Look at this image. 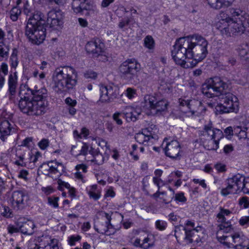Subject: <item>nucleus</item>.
Instances as JSON below:
<instances>
[{
  "mask_svg": "<svg viewBox=\"0 0 249 249\" xmlns=\"http://www.w3.org/2000/svg\"><path fill=\"white\" fill-rule=\"evenodd\" d=\"M7 230L8 233L10 234L18 233L20 231L19 227L18 228L11 224L8 225L7 227Z\"/></svg>",
  "mask_w": 249,
  "mask_h": 249,
  "instance_id": "obj_59",
  "label": "nucleus"
},
{
  "mask_svg": "<svg viewBox=\"0 0 249 249\" xmlns=\"http://www.w3.org/2000/svg\"><path fill=\"white\" fill-rule=\"evenodd\" d=\"M8 65L5 63H2L0 67V88L1 89L5 83L4 76L8 74Z\"/></svg>",
  "mask_w": 249,
  "mask_h": 249,
  "instance_id": "obj_35",
  "label": "nucleus"
},
{
  "mask_svg": "<svg viewBox=\"0 0 249 249\" xmlns=\"http://www.w3.org/2000/svg\"><path fill=\"white\" fill-rule=\"evenodd\" d=\"M182 176V173L180 171L177 170L172 172L168 177L167 182L169 183H172L178 178H181Z\"/></svg>",
  "mask_w": 249,
  "mask_h": 249,
  "instance_id": "obj_36",
  "label": "nucleus"
},
{
  "mask_svg": "<svg viewBox=\"0 0 249 249\" xmlns=\"http://www.w3.org/2000/svg\"><path fill=\"white\" fill-rule=\"evenodd\" d=\"M232 213V211L226 209L224 207L220 206L218 208V211L215 215L216 222L217 223V232H219V234L225 231L229 230L233 225L231 220H227L226 216H229Z\"/></svg>",
  "mask_w": 249,
  "mask_h": 249,
  "instance_id": "obj_17",
  "label": "nucleus"
},
{
  "mask_svg": "<svg viewBox=\"0 0 249 249\" xmlns=\"http://www.w3.org/2000/svg\"><path fill=\"white\" fill-rule=\"evenodd\" d=\"M81 236L79 235H72L68 237V243L70 246L76 245V242H79L81 240Z\"/></svg>",
  "mask_w": 249,
  "mask_h": 249,
  "instance_id": "obj_42",
  "label": "nucleus"
},
{
  "mask_svg": "<svg viewBox=\"0 0 249 249\" xmlns=\"http://www.w3.org/2000/svg\"><path fill=\"white\" fill-rule=\"evenodd\" d=\"M154 245V242L149 237L145 238L141 245V248L143 249H148L153 247Z\"/></svg>",
  "mask_w": 249,
  "mask_h": 249,
  "instance_id": "obj_43",
  "label": "nucleus"
},
{
  "mask_svg": "<svg viewBox=\"0 0 249 249\" xmlns=\"http://www.w3.org/2000/svg\"><path fill=\"white\" fill-rule=\"evenodd\" d=\"M49 141L47 139H43L38 143V146L40 149L45 150L49 145Z\"/></svg>",
  "mask_w": 249,
  "mask_h": 249,
  "instance_id": "obj_53",
  "label": "nucleus"
},
{
  "mask_svg": "<svg viewBox=\"0 0 249 249\" xmlns=\"http://www.w3.org/2000/svg\"><path fill=\"white\" fill-rule=\"evenodd\" d=\"M0 214L6 218H10L12 217V211L10 208L5 205H1L0 206Z\"/></svg>",
  "mask_w": 249,
  "mask_h": 249,
  "instance_id": "obj_37",
  "label": "nucleus"
},
{
  "mask_svg": "<svg viewBox=\"0 0 249 249\" xmlns=\"http://www.w3.org/2000/svg\"><path fill=\"white\" fill-rule=\"evenodd\" d=\"M63 13L59 9H53L48 13L47 24L53 30H59L63 24Z\"/></svg>",
  "mask_w": 249,
  "mask_h": 249,
  "instance_id": "obj_20",
  "label": "nucleus"
},
{
  "mask_svg": "<svg viewBox=\"0 0 249 249\" xmlns=\"http://www.w3.org/2000/svg\"><path fill=\"white\" fill-rule=\"evenodd\" d=\"M220 103L215 107L216 114L237 113L239 111V102L237 97L231 93H225L218 98Z\"/></svg>",
  "mask_w": 249,
  "mask_h": 249,
  "instance_id": "obj_8",
  "label": "nucleus"
},
{
  "mask_svg": "<svg viewBox=\"0 0 249 249\" xmlns=\"http://www.w3.org/2000/svg\"><path fill=\"white\" fill-rule=\"evenodd\" d=\"M239 205L240 207L244 209L249 208V198L247 196H243L239 199Z\"/></svg>",
  "mask_w": 249,
  "mask_h": 249,
  "instance_id": "obj_48",
  "label": "nucleus"
},
{
  "mask_svg": "<svg viewBox=\"0 0 249 249\" xmlns=\"http://www.w3.org/2000/svg\"><path fill=\"white\" fill-rule=\"evenodd\" d=\"M35 225L32 221H27L19 226L20 231L24 234L32 235L34 232Z\"/></svg>",
  "mask_w": 249,
  "mask_h": 249,
  "instance_id": "obj_32",
  "label": "nucleus"
},
{
  "mask_svg": "<svg viewBox=\"0 0 249 249\" xmlns=\"http://www.w3.org/2000/svg\"><path fill=\"white\" fill-rule=\"evenodd\" d=\"M58 183V189L59 190H62L64 188L68 189L70 187L71 185L68 182H66L62 180L59 179L57 181Z\"/></svg>",
  "mask_w": 249,
  "mask_h": 249,
  "instance_id": "obj_58",
  "label": "nucleus"
},
{
  "mask_svg": "<svg viewBox=\"0 0 249 249\" xmlns=\"http://www.w3.org/2000/svg\"><path fill=\"white\" fill-rule=\"evenodd\" d=\"M239 55L245 59L249 58V43H243L237 49Z\"/></svg>",
  "mask_w": 249,
  "mask_h": 249,
  "instance_id": "obj_34",
  "label": "nucleus"
},
{
  "mask_svg": "<svg viewBox=\"0 0 249 249\" xmlns=\"http://www.w3.org/2000/svg\"><path fill=\"white\" fill-rule=\"evenodd\" d=\"M187 61H185L184 65H182L181 66L184 68H193L195 67L196 64L201 60H196L195 58H187Z\"/></svg>",
  "mask_w": 249,
  "mask_h": 249,
  "instance_id": "obj_40",
  "label": "nucleus"
},
{
  "mask_svg": "<svg viewBox=\"0 0 249 249\" xmlns=\"http://www.w3.org/2000/svg\"><path fill=\"white\" fill-rule=\"evenodd\" d=\"M122 113L127 122H135L141 114V110L139 107L128 106L124 107Z\"/></svg>",
  "mask_w": 249,
  "mask_h": 249,
  "instance_id": "obj_26",
  "label": "nucleus"
},
{
  "mask_svg": "<svg viewBox=\"0 0 249 249\" xmlns=\"http://www.w3.org/2000/svg\"><path fill=\"white\" fill-rule=\"evenodd\" d=\"M40 168L44 175L55 179L65 172L63 164L56 160L43 163L40 165Z\"/></svg>",
  "mask_w": 249,
  "mask_h": 249,
  "instance_id": "obj_16",
  "label": "nucleus"
},
{
  "mask_svg": "<svg viewBox=\"0 0 249 249\" xmlns=\"http://www.w3.org/2000/svg\"><path fill=\"white\" fill-rule=\"evenodd\" d=\"M227 22L225 25H222L221 22L216 23L217 28L222 35L226 37L242 34L245 32L246 27L249 25V21L246 23L239 20Z\"/></svg>",
  "mask_w": 249,
  "mask_h": 249,
  "instance_id": "obj_10",
  "label": "nucleus"
},
{
  "mask_svg": "<svg viewBox=\"0 0 249 249\" xmlns=\"http://www.w3.org/2000/svg\"><path fill=\"white\" fill-rule=\"evenodd\" d=\"M26 198V196L23 192L14 191L11 197L12 205L14 208L17 210L23 209L25 206Z\"/></svg>",
  "mask_w": 249,
  "mask_h": 249,
  "instance_id": "obj_25",
  "label": "nucleus"
},
{
  "mask_svg": "<svg viewBox=\"0 0 249 249\" xmlns=\"http://www.w3.org/2000/svg\"><path fill=\"white\" fill-rule=\"evenodd\" d=\"M41 158V155L39 152L36 153L35 155H31L29 158L30 163H33L30 166L33 168L35 166V164L38 160V159Z\"/></svg>",
  "mask_w": 249,
  "mask_h": 249,
  "instance_id": "obj_45",
  "label": "nucleus"
},
{
  "mask_svg": "<svg viewBox=\"0 0 249 249\" xmlns=\"http://www.w3.org/2000/svg\"><path fill=\"white\" fill-rule=\"evenodd\" d=\"M71 4L73 12L76 14L88 10L90 7L88 0H73Z\"/></svg>",
  "mask_w": 249,
  "mask_h": 249,
  "instance_id": "obj_29",
  "label": "nucleus"
},
{
  "mask_svg": "<svg viewBox=\"0 0 249 249\" xmlns=\"http://www.w3.org/2000/svg\"><path fill=\"white\" fill-rule=\"evenodd\" d=\"M21 10L18 7H13L10 11V18L13 21L18 20L21 14Z\"/></svg>",
  "mask_w": 249,
  "mask_h": 249,
  "instance_id": "obj_41",
  "label": "nucleus"
},
{
  "mask_svg": "<svg viewBox=\"0 0 249 249\" xmlns=\"http://www.w3.org/2000/svg\"><path fill=\"white\" fill-rule=\"evenodd\" d=\"M181 109V111L188 117L199 116L205 111L204 107L200 101L196 100H190L187 110Z\"/></svg>",
  "mask_w": 249,
  "mask_h": 249,
  "instance_id": "obj_22",
  "label": "nucleus"
},
{
  "mask_svg": "<svg viewBox=\"0 0 249 249\" xmlns=\"http://www.w3.org/2000/svg\"><path fill=\"white\" fill-rule=\"evenodd\" d=\"M169 103L165 99L158 98L155 96L146 95L142 102V107L147 114L156 115L167 110Z\"/></svg>",
  "mask_w": 249,
  "mask_h": 249,
  "instance_id": "obj_7",
  "label": "nucleus"
},
{
  "mask_svg": "<svg viewBox=\"0 0 249 249\" xmlns=\"http://www.w3.org/2000/svg\"><path fill=\"white\" fill-rule=\"evenodd\" d=\"M141 69V64L134 58L127 59L119 67L121 77L132 84H137L140 80L138 74Z\"/></svg>",
  "mask_w": 249,
  "mask_h": 249,
  "instance_id": "obj_5",
  "label": "nucleus"
},
{
  "mask_svg": "<svg viewBox=\"0 0 249 249\" xmlns=\"http://www.w3.org/2000/svg\"><path fill=\"white\" fill-rule=\"evenodd\" d=\"M105 219L99 221L94 224L95 230L99 233L107 236L113 235L116 230L110 224L111 216L107 213H104Z\"/></svg>",
  "mask_w": 249,
  "mask_h": 249,
  "instance_id": "obj_19",
  "label": "nucleus"
},
{
  "mask_svg": "<svg viewBox=\"0 0 249 249\" xmlns=\"http://www.w3.org/2000/svg\"><path fill=\"white\" fill-rule=\"evenodd\" d=\"M8 89L7 94L10 100H13L16 95L18 87V76L17 72L10 74L8 80Z\"/></svg>",
  "mask_w": 249,
  "mask_h": 249,
  "instance_id": "obj_27",
  "label": "nucleus"
},
{
  "mask_svg": "<svg viewBox=\"0 0 249 249\" xmlns=\"http://www.w3.org/2000/svg\"><path fill=\"white\" fill-rule=\"evenodd\" d=\"M152 126L143 129L142 132L136 134L135 138L138 142L144 145L153 144V140H156L157 139V136L156 134L157 128L155 126L153 128Z\"/></svg>",
  "mask_w": 249,
  "mask_h": 249,
  "instance_id": "obj_18",
  "label": "nucleus"
},
{
  "mask_svg": "<svg viewBox=\"0 0 249 249\" xmlns=\"http://www.w3.org/2000/svg\"><path fill=\"white\" fill-rule=\"evenodd\" d=\"M229 14L221 11L218 15L219 20L218 22H221L222 24L225 25L228 23L227 22L232 21L239 20L243 21L244 23L249 21V15L240 9L230 8Z\"/></svg>",
  "mask_w": 249,
  "mask_h": 249,
  "instance_id": "obj_13",
  "label": "nucleus"
},
{
  "mask_svg": "<svg viewBox=\"0 0 249 249\" xmlns=\"http://www.w3.org/2000/svg\"><path fill=\"white\" fill-rule=\"evenodd\" d=\"M228 88L227 84L220 77H214L210 78L202 85V92L209 98L214 96L220 97L227 93L225 90Z\"/></svg>",
  "mask_w": 249,
  "mask_h": 249,
  "instance_id": "obj_6",
  "label": "nucleus"
},
{
  "mask_svg": "<svg viewBox=\"0 0 249 249\" xmlns=\"http://www.w3.org/2000/svg\"><path fill=\"white\" fill-rule=\"evenodd\" d=\"M23 12L27 16H31L32 15V11L31 7L27 0H23Z\"/></svg>",
  "mask_w": 249,
  "mask_h": 249,
  "instance_id": "obj_47",
  "label": "nucleus"
},
{
  "mask_svg": "<svg viewBox=\"0 0 249 249\" xmlns=\"http://www.w3.org/2000/svg\"><path fill=\"white\" fill-rule=\"evenodd\" d=\"M189 43L188 36L181 37L176 40L171 51V54L177 64L184 65L185 60L189 58Z\"/></svg>",
  "mask_w": 249,
  "mask_h": 249,
  "instance_id": "obj_9",
  "label": "nucleus"
},
{
  "mask_svg": "<svg viewBox=\"0 0 249 249\" xmlns=\"http://www.w3.org/2000/svg\"><path fill=\"white\" fill-rule=\"evenodd\" d=\"M155 226L157 229L160 231H164L167 226V223L165 221L158 220L155 222Z\"/></svg>",
  "mask_w": 249,
  "mask_h": 249,
  "instance_id": "obj_50",
  "label": "nucleus"
},
{
  "mask_svg": "<svg viewBox=\"0 0 249 249\" xmlns=\"http://www.w3.org/2000/svg\"><path fill=\"white\" fill-rule=\"evenodd\" d=\"M144 46L149 50H153L155 47V41L151 36H147L144 39Z\"/></svg>",
  "mask_w": 249,
  "mask_h": 249,
  "instance_id": "obj_38",
  "label": "nucleus"
},
{
  "mask_svg": "<svg viewBox=\"0 0 249 249\" xmlns=\"http://www.w3.org/2000/svg\"><path fill=\"white\" fill-rule=\"evenodd\" d=\"M11 66L13 68H16L18 64L17 55L13 53L10 57Z\"/></svg>",
  "mask_w": 249,
  "mask_h": 249,
  "instance_id": "obj_56",
  "label": "nucleus"
},
{
  "mask_svg": "<svg viewBox=\"0 0 249 249\" xmlns=\"http://www.w3.org/2000/svg\"><path fill=\"white\" fill-rule=\"evenodd\" d=\"M124 93L129 99H132L137 95V90L133 88H127Z\"/></svg>",
  "mask_w": 249,
  "mask_h": 249,
  "instance_id": "obj_46",
  "label": "nucleus"
},
{
  "mask_svg": "<svg viewBox=\"0 0 249 249\" xmlns=\"http://www.w3.org/2000/svg\"><path fill=\"white\" fill-rule=\"evenodd\" d=\"M245 177L240 174L232 176L227 179V186L223 188L220 194L224 196L231 194H236L241 191Z\"/></svg>",
  "mask_w": 249,
  "mask_h": 249,
  "instance_id": "obj_12",
  "label": "nucleus"
},
{
  "mask_svg": "<svg viewBox=\"0 0 249 249\" xmlns=\"http://www.w3.org/2000/svg\"><path fill=\"white\" fill-rule=\"evenodd\" d=\"M18 107L24 113L39 116L45 113L48 106V91L45 88L32 90L26 85H21L18 93Z\"/></svg>",
  "mask_w": 249,
  "mask_h": 249,
  "instance_id": "obj_1",
  "label": "nucleus"
},
{
  "mask_svg": "<svg viewBox=\"0 0 249 249\" xmlns=\"http://www.w3.org/2000/svg\"><path fill=\"white\" fill-rule=\"evenodd\" d=\"M84 76L87 79H96L97 77V73L93 71L89 70L84 73Z\"/></svg>",
  "mask_w": 249,
  "mask_h": 249,
  "instance_id": "obj_51",
  "label": "nucleus"
},
{
  "mask_svg": "<svg viewBox=\"0 0 249 249\" xmlns=\"http://www.w3.org/2000/svg\"><path fill=\"white\" fill-rule=\"evenodd\" d=\"M29 175V173L28 171L26 170H21L19 172V174L18 175V177L19 178H22L24 179V180H27L28 178L27 176Z\"/></svg>",
  "mask_w": 249,
  "mask_h": 249,
  "instance_id": "obj_64",
  "label": "nucleus"
},
{
  "mask_svg": "<svg viewBox=\"0 0 249 249\" xmlns=\"http://www.w3.org/2000/svg\"><path fill=\"white\" fill-rule=\"evenodd\" d=\"M183 228L185 227L181 226H176L175 227L174 235L178 241L181 237H183V238L184 237H183V232H185V231H183Z\"/></svg>",
  "mask_w": 249,
  "mask_h": 249,
  "instance_id": "obj_44",
  "label": "nucleus"
},
{
  "mask_svg": "<svg viewBox=\"0 0 249 249\" xmlns=\"http://www.w3.org/2000/svg\"><path fill=\"white\" fill-rule=\"evenodd\" d=\"M25 34L32 44L39 45L43 43L46 37V28L44 24L34 25L27 24Z\"/></svg>",
  "mask_w": 249,
  "mask_h": 249,
  "instance_id": "obj_11",
  "label": "nucleus"
},
{
  "mask_svg": "<svg viewBox=\"0 0 249 249\" xmlns=\"http://www.w3.org/2000/svg\"><path fill=\"white\" fill-rule=\"evenodd\" d=\"M241 191H242L245 194H249V181H248L245 178Z\"/></svg>",
  "mask_w": 249,
  "mask_h": 249,
  "instance_id": "obj_61",
  "label": "nucleus"
},
{
  "mask_svg": "<svg viewBox=\"0 0 249 249\" xmlns=\"http://www.w3.org/2000/svg\"><path fill=\"white\" fill-rule=\"evenodd\" d=\"M122 114H123L122 111L121 112H116L113 115V120L119 125H121L123 124V121L120 118V116Z\"/></svg>",
  "mask_w": 249,
  "mask_h": 249,
  "instance_id": "obj_60",
  "label": "nucleus"
},
{
  "mask_svg": "<svg viewBox=\"0 0 249 249\" xmlns=\"http://www.w3.org/2000/svg\"><path fill=\"white\" fill-rule=\"evenodd\" d=\"M86 190L90 199L96 201L101 197V189L98 188L97 185L96 184L87 187Z\"/></svg>",
  "mask_w": 249,
  "mask_h": 249,
  "instance_id": "obj_31",
  "label": "nucleus"
},
{
  "mask_svg": "<svg viewBox=\"0 0 249 249\" xmlns=\"http://www.w3.org/2000/svg\"><path fill=\"white\" fill-rule=\"evenodd\" d=\"M87 52L97 57L104 53V44L98 39L89 41L85 46Z\"/></svg>",
  "mask_w": 249,
  "mask_h": 249,
  "instance_id": "obj_24",
  "label": "nucleus"
},
{
  "mask_svg": "<svg viewBox=\"0 0 249 249\" xmlns=\"http://www.w3.org/2000/svg\"><path fill=\"white\" fill-rule=\"evenodd\" d=\"M216 238L225 248L233 249H249L247 247L249 243L248 238L243 232L235 229L232 226L231 229L226 230L221 234L216 232Z\"/></svg>",
  "mask_w": 249,
  "mask_h": 249,
  "instance_id": "obj_3",
  "label": "nucleus"
},
{
  "mask_svg": "<svg viewBox=\"0 0 249 249\" xmlns=\"http://www.w3.org/2000/svg\"><path fill=\"white\" fill-rule=\"evenodd\" d=\"M205 135L210 137V139L204 142V146L208 150H216L219 147V141L223 137V134L219 129L213 128L211 126H205Z\"/></svg>",
  "mask_w": 249,
  "mask_h": 249,
  "instance_id": "obj_15",
  "label": "nucleus"
},
{
  "mask_svg": "<svg viewBox=\"0 0 249 249\" xmlns=\"http://www.w3.org/2000/svg\"><path fill=\"white\" fill-rule=\"evenodd\" d=\"M234 0H207L209 5L215 9H220L225 7H228L231 5Z\"/></svg>",
  "mask_w": 249,
  "mask_h": 249,
  "instance_id": "obj_30",
  "label": "nucleus"
},
{
  "mask_svg": "<svg viewBox=\"0 0 249 249\" xmlns=\"http://www.w3.org/2000/svg\"><path fill=\"white\" fill-rule=\"evenodd\" d=\"M59 199V197L57 196H51L48 198V204L53 207L54 208H57L59 206L58 201Z\"/></svg>",
  "mask_w": 249,
  "mask_h": 249,
  "instance_id": "obj_49",
  "label": "nucleus"
},
{
  "mask_svg": "<svg viewBox=\"0 0 249 249\" xmlns=\"http://www.w3.org/2000/svg\"><path fill=\"white\" fill-rule=\"evenodd\" d=\"M185 231V236L183 238L187 244L193 243H198L201 241V236L199 233H203V228L201 226H197L192 230H188L186 228H183Z\"/></svg>",
  "mask_w": 249,
  "mask_h": 249,
  "instance_id": "obj_21",
  "label": "nucleus"
},
{
  "mask_svg": "<svg viewBox=\"0 0 249 249\" xmlns=\"http://www.w3.org/2000/svg\"><path fill=\"white\" fill-rule=\"evenodd\" d=\"M9 47L3 43L0 44V60L7 58L9 55Z\"/></svg>",
  "mask_w": 249,
  "mask_h": 249,
  "instance_id": "obj_39",
  "label": "nucleus"
},
{
  "mask_svg": "<svg viewBox=\"0 0 249 249\" xmlns=\"http://www.w3.org/2000/svg\"><path fill=\"white\" fill-rule=\"evenodd\" d=\"M239 224L240 226L246 228L249 227V216H242L239 219Z\"/></svg>",
  "mask_w": 249,
  "mask_h": 249,
  "instance_id": "obj_55",
  "label": "nucleus"
},
{
  "mask_svg": "<svg viewBox=\"0 0 249 249\" xmlns=\"http://www.w3.org/2000/svg\"><path fill=\"white\" fill-rule=\"evenodd\" d=\"M104 157L101 154H97L91 161L95 162L98 164H101L103 162Z\"/></svg>",
  "mask_w": 249,
  "mask_h": 249,
  "instance_id": "obj_62",
  "label": "nucleus"
},
{
  "mask_svg": "<svg viewBox=\"0 0 249 249\" xmlns=\"http://www.w3.org/2000/svg\"><path fill=\"white\" fill-rule=\"evenodd\" d=\"M164 150L166 156L171 159H180V145L178 141L173 140L167 142Z\"/></svg>",
  "mask_w": 249,
  "mask_h": 249,
  "instance_id": "obj_23",
  "label": "nucleus"
},
{
  "mask_svg": "<svg viewBox=\"0 0 249 249\" xmlns=\"http://www.w3.org/2000/svg\"><path fill=\"white\" fill-rule=\"evenodd\" d=\"M49 239V242H48L47 245H49L50 247V249H59V247L57 245L58 241L56 239H50L48 238Z\"/></svg>",
  "mask_w": 249,
  "mask_h": 249,
  "instance_id": "obj_57",
  "label": "nucleus"
},
{
  "mask_svg": "<svg viewBox=\"0 0 249 249\" xmlns=\"http://www.w3.org/2000/svg\"><path fill=\"white\" fill-rule=\"evenodd\" d=\"M100 90L99 102L109 103L118 98L120 95L119 88L111 83L108 85L100 84L99 85Z\"/></svg>",
  "mask_w": 249,
  "mask_h": 249,
  "instance_id": "obj_14",
  "label": "nucleus"
},
{
  "mask_svg": "<svg viewBox=\"0 0 249 249\" xmlns=\"http://www.w3.org/2000/svg\"><path fill=\"white\" fill-rule=\"evenodd\" d=\"M12 127L9 121L2 114L0 117V139L2 141H4L7 136L10 134Z\"/></svg>",
  "mask_w": 249,
  "mask_h": 249,
  "instance_id": "obj_28",
  "label": "nucleus"
},
{
  "mask_svg": "<svg viewBox=\"0 0 249 249\" xmlns=\"http://www.w3.org/2000/svg\"><path fill=\"white\" fill-rule=\"evenodd\" d=\"M214 168L219 172H224L226 170V165L221 163H217L214 165Z\"/></svg>",
  "mask_w": 249,
  "mask_h": 249,
  "instance_id": "obj_63",
  "label": "nucleus"
},
{
  "mask_svg": "<svg viewBox=\"0 0 249 249\" xmlns=\"http://www.w3.org/2000/svg\"><path fill=\"white\" fill-rule=\"evenodd\" d=\"M53 89L58 93L67 92L77 85L78 73L71 66H64L56 69L53 75Z\"/></svg>",
  "mask_w": 249,
  "mask_h": 249,
  "instance_id": "obj_2",
  "label": "nucleus"
},
{
  "mask_svg": "<svg viewBox=\"0 0 249 249\" xmlns=\"http://www.w3.org/2000/svg\"><path fill=\"white\" fill-rule=\"evenodd\" d=\"M174 200L176 201L184 203L186 201L187 199L185 197L184 193L183 192H180L175 194Z\"/></svg>",
  "mask_w": 249,
  "mask_h": 249,
  "instance_id": "obj_54",
  "label": "nucleus"
},
{
  "mask_svg": "<svg viewBox=\"0 0 249 249\" xmlns=\"http://www.w3.org/2000/svg\"><path fill=\"white\" fill-rule=\"evenodd\" d=\"M30 16L28 19L27 24L32 23L34 25H38V24H44L42 23L43 18H44L43 14L40 11H36L34 14Z\"/></svg>",
  "mask_w": 249,
  "mask_h": 249,
  "instance_id": "obj_33",
  "label": "nucleus"
},
{
  "mask_svg": "<svg viewBox=\"0 0 249 249\" xmlns=\"http://www.w3.org/2000/svg\"><path fill=\"white\" fill-rule=\"evenodd\" d=\"M188 37L189 58H195L196 60H202L207 53L208 42L205 38L198 35Z\"/></svg>",
  "mask_w": 249,
  "mask_h": 249,
  "instance_id": "obj_4",
  "label": "nucleus"
},
{
  "mask_svg": "<svg viewBox=\"0 0 249 249\" xmlns=\"http://www.w3.org/2000/svg\"><path fill=\"white\" fill-rule=\"evenodd\" d=\"M178 103L180 106V110L181 111V109L187 110L189 106V104H190V101L186 100L183 99H179Z\"/></svg>",
  "mask_w": 249,
  "mask_h": 249,
  "instance_id": "obj_52",
  "label": "nucleus"
}]
</instances>
